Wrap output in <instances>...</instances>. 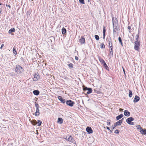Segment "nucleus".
Returning <instances> with one entry per match:
<instances>
[{
	"instance_id": "1",
	"label": "nucleus",
	"mask_w": 146,
	"mask_h": 146,
	"mask_svg": "<svg viewBox=\"0 0 146 146\" xmlns=\"http://www.w3.org/2000/svg\"><path fill=\"white\" fill-rule=\"evenodd\" d=\"M15 70V72L17 73H20L23 71V69L20 65H17L16 66V67Z\"/></svg>"
},
{
	"instance_id": "2",
	"label": "nucleus",
	"mask_w": 146,
	"mask_h": 146,
	"mask_svg": "<svg viewBox=\"0 0 146 146\" xmlns=\"http://www.w3.org/2000/svg\"><path fill=\"white\" fill-rule=\"evenodd\" d=\"M64 138L71 142L74 143H75V141L74 139L71 136H67L66 138Z\"/></svg>"
},
{
	"instance_id": "3",
	"label": "nucleus",
	"mask_w": 146,
	"mask_h": 146,
	"mask_svg": "<svg viewBox=\"0 0 146 146\" xmlns=\"http://www.w3.org/2000/svg\"><path fill=\"white\" fill-rule=\"evenodd\" d=\"M140 46V44L139 42L138 41H135L134 47L135 49L137 51H139V49Z\"/></svg>"
},
{
	"instance_id": "4",
	"label": "nucleus",
	"mask_w": 146,
	"mask_h": 146,
	"mask_svg": "<svg viewBox=\"0 0 146 146\" xmlns=\"http://www.w3.org/2000/svg\"><path fill=\"white\" fill-rule=\"evenodd\" d=\"M134 120V119L133 117H130L126 119V121L128 124L131 125H133L134 123L133 122H131V121H133Z\"/></svg>"
},
{
	"instance_id": "5",
	"label": "nucleus",
	"mask_w": 146,
	"mask_h": 146,
	"mask_svg": "<svg viewBox=\"0 0 146 146\" xmlns=\"http://www.w3.org/2000/svg\"><path fill=\"white\" fill-rule=\"evenodd\" d=\"M66 103L67 105L70 107H72L74 104V102L71 100H67Z\"/></svg>"
},
{
	"instance_id": "6",
	"label": "nucleus",
	"mask_w": 146,
	"mask_h": 146,
	"mask_svg": "<svg viewBox=\"0 0 146 146\" xmlns=\"http://www.w3.org/2000/svg\"><path fill=\"white\" fill-rule=\"evenodd\" d=\"M86 131L89 134L92 133H93V130L90 127H88L86 129Z\"/></svg>"
},
{
	"instance_id": "7",
	"label": "nucleus",
	"mask_w": 146,
	"mask_h": 146,
	"mask_svg": "<svg viewBox=\"0 0 146 146\" xmlns=\"http://www.w3.org/2000/svg\"><path fill=\"white\" fill-rule=\"evenodd\" d=\"M113 33H114L115 32V30L117 28V24L115 22H114V21L113 20Z\"/></svg>"
},
{
	"instance_id": "8",
	"label": "nucleus",
	"mask_w": 146,
	"mask_h": 146,
	"mask_svg": "<svg viewBox=\"0 0 146 146\" xmlns=\"http://www.w3.org/2000/svg\"><path fill=\"white\" fill-rule=\"evenodd\" d=\"M39 78V76L38 74H35L34 75V77L33 78V80L34 81L37 80Z\"/></svg>"
},
{
	"instance_id": "9",
	"label": "nucleus",
	"mask_w": 146,
	"mask_h": 146,
	"mask_svg": "<svg viewBox=\"0 0 146 146\" xmlns=\"http://www.w3.org/2000/svg\"><path fill=\"white\" fill-rule=\"evenodd\" d=\"M139 99L140 98L138 96H135L133 101L134 102H137L139 101Z\"/></svg>"
},
{
	"instance_id": "10",
	"label": "nucleus",
	"mask_w": 146,
	"mask_h": 146,
	"mask_svg": "<svg viewBox=\"0 0 146 146\" xmlns=\"http://www.w3.org/2000/svg\"><path fill=\"white\" fill-rule=\"evenodd\" d=\"M79 41L81 44L85 43V39L83 36H81V38L80 39Z\"/></svg>"
},
{
	"instance_id": "11",
	"label": "nucleus",
	"mask_w": 146,
	"mask_h": 146,
	"mask_svg": "<svg viewBox=\"0 0 146 146\" xmlns=\"http://www.w3.org/2000/svg\"><path fill=\"white\" fill-rule=\"evenodd\" d=\"M58 100H59L63 104L65 103V100L63 99L62 96H59L58 97Z\"/></svg>"
},
{
	"instance_id": "12",
	"label": "nucleus",
	"mask_w": 146,
	"mask_h": 146,
	"mask_svg": "<svg viewBox=\"0 0 146 146\" xmlns=\"http://www.w3.org/2000/svg\"><path fill=\"white\" fill-rule=\"evenodd\" d=\"M124 115L127 116H129L130 115V113L127 110H125L124 112Z\"/></svg>"
},
{
	"instance_id": "13",
	"label": "nucleus",
	"mask_w": 146,
	"mask_h": 146,
	"mask_svg": "<svg viewBox=\"0 0 146 146\" xmlns=\"http://www.w3.org/2000/svg\"><path fill=\"white\" fill-rule=\"evenodd\" d=\"M108 42H109V48L111 46V45L112 46V44L111 42V37H110L109 38H108Z\"/></svg>"
},
{
	"instance_id": "14",
	"label": "nucleus",
	"mask_w": 146,
	"mask_h": 146,
	"mask_svg": "<svg viewBox=\"0 0 146 146\" xmlns=\"http://www.w3.org/2000/svg\"><path fill=\"white\" fill-rule=\"evenodd\" d=\"M58 123L60 124H61L63 123V120L61 118H58Z\"/></svg>"
},
{
	"instance_id": "15",
	"label": "nucleus",
	"mask_w": 146,
	"mask_h": 146,
	"mask_svg": "<svg viewBox=\"0 0 146 146\" xmlns=\"http://www.w3.org/2000/svg\"><path fill=\"white\" fill-rule=\"evenodd\" d=\"M39 114H40L39 110V109H36V111L35 113V115L36 116H38V115H39Z\"/></svg>"
},
{
	"instance_id": "16",
	"label": "nucleus",
	"mask_w": 146,
	"mask_h": 146,
	"mask_svg": "<svg viewBox=\"0 0 146 146\" xmlns=\"http://www.w3.org/2000/svg\"><path fill=\"white\" fill-rule=\"evenodd\" d=\"M140 132L143 135L146 134V129L143 130V129L140 131Z\"/></svg>"
},
{
	"instance_id": "17",
	"label": "nucleus",
	"mask_w": 146,
	"mask_h": 146,
	"mask_svg": "<svg viewBox=\"0 0 146 146\" xmlns=\"http://www.w3.org/2000/svg\"><path fill=\"white\" fill-rule=\"evenodd\" d=\"M123 115L122 114H121L120 115L117 116L116 117V119L117 120H118L120 119H121L123 117Z\"/></svg>"
},
{
	"instance_id": "18",
	"label": "nucleus",
	"mask_w": 146,
	"mask_h": 146,
	"mask_svg": "<svg viewBox=\"0 0 146 146\" xmlns=\"http://www.w3.org/2000/svg\"><path fill=\"white\" fill-rule=\"evenodd\" d=\"M33 93L35 95H38L39 94V92L38 90H35L33 91Z\"/></svg>"
},
{
	"instance_id": "19",
	"label": "nucleus",
	"mask_w": 146,
	"mask_h": 146,
	"mask_svg": "<svg viewBox=\"0 0 146 146\" xmlns=\"http://www.w3.org/2000/svg\"><path fill=\"white\" fill-rule=\"evenodd\" d=\"M15 31V29L14 28H12L11 29H10L8 32L9 34H11L13 32H14Z\"/></svg>"
},
{
	"instance_id": "20",
	"label": "nucleus",
	"mask_w": 146,
	"mask_h": 146,
	"mask_svg": "<svg viewBox=\"0 0 146 146\" xmlns=\"http://www.w3.org/2000/svg\"><path fill=\"white\" fill-rule=\"evenodd\" d=\"M106 31V30L105 29V27L104 26L103 28V38L104 39L105 38Z\"/></svg>"
},
{
	"instance_id": "21",
	"label": "nucleus",
	"mask_w": 146,
	"mask_h": 146,
	"mask_svg": "<svg viewBox=\"0 0 146 146\" xmlns=\"http://www.w3.org/2000/svg\"><path fill=\"white\" fill-rule=\"evenodd\" d=\"M32 123L33 125H37V122L35 120H33L32 121Z\"/></svg>"
},
{
	"instance_id": "22",
	"label": "nucleus",
	"mask_w": 146,
	"mask_h": 146,
	"mask_svg": "<svg viewBox=\"0 0 146 146\" xmlns=\"http://www.w3.org/2000/svg\"><path fill=\"white\" fill-rule=\"evenodd\" d=\"M88 92H86V93L87 94H89L90 93H91L92 92V90L91 88H89V89H88Z\"/></svg>"
},
{
	"instance_id": "23",
	"label": "nucleus",
	"mask_w": 146,
	"mask_h": 146,
	"mask_svg": "<svg viewBox=\"0 0 146 146\" xmlns=\"http://www.w3.org/2000/svg\"><path fill=\"white\" fill-rule=\"evenodd\" d=\"M62 33L63 34H65L66 33V29L63 27L62 29Z\"/></svg>"
},
{
	"instance_id": "24",
	"label": "nucleus",
	"mask_w": 146,
	"mask_h": 146,
	"mask_svg": "<svg viewBox=\"0 0 146 146\" xmlns=\"http://www.w3.org/2000/svg\"><path fill=\"white\" fill-rule=\"evenodd\" d=\"M129 97L131 98L132 97V92L130 90H129Z\"/></svg>"
},
{
	"instance_id": "25",
	"label": "nucleus",
	"mask_w": 146,
	"mask_h": 146,
	"mask_svg": "<svg viewBox=\"0 0 146 146\" xmlns=\"http://www.w3.org/2000/svg\"><path fill=\"white\" fill-rule=\"evenodd\" d=\"M121 123H122L121 122V121L120 120H119L116 122L115 123L116 124V125L117 126L120 125Z\"/></svg>"
},
{
	"instance_id": "26",
	"label": "nucleus",
	"mask_w": 146,
	"mask_h": 146,
	"mask_svg": "<svg viewBox=\"0 0 146 146\" xmlns=\"http://www.w3.org/2000/svg\"><path fill=\"white\" fill-rule=\"evenodd\" d=\"M136 127L137 129H139L140 131L142 129V128L141 127L140 125H137L136 126Z\"/></svg>"
},
{
	"instance_id": "27",
	"label": "nucleus",
	"mask_w": 146,
	"mask_h": 146,
	"mask_svg": "<svg viewBox=\"0 0 146 146\" xmlns=\"http://www.w3.org/2000/svg\"><path fill=\"white\" fill-rule=\"evenodd\" d=\"M118 40L120 42V43L121 44V45L122 46H123V43L122 42V41L121 40V38L120 37H119L118 38Z\"/></svg>"
},
{
	"instance_id": "28",
	"label": "nucleus",
	"mask_w": 146,
	"mask_h": 146,
	"mask_svg": "<svg viewBox=\"0 0 146 146\" xmlns=\"http://www.w3.org/2000/svg\"><path fill=\"white\" fill-rule=\"evenodd\" d=\"M38 122H37V125L38 126H40L41 125V124L42 123V122L40 120H38Z\"/></svg>"
},
{
	"instance_id": "29",
	"label": "nucleus",
	"mask_w": 146,
	"mask_h": 146,
	"mask_svg": "<svg viewBox=\"0 0 146 146\" xmlns=\"http://www.w3.org/2000/svg\"><path fill=\"white\" fill-rule=\"evenodd\" d=\"M117 126L116 125V124L115 123L114 125H112L111 127V129H113L116 126Z\"/></svg>"
},
{
	"instance_id": "30",
	"label": "nucleus",
	"mask_w": 146,
	"mask_h": 146,
	"mask_svg": "<svg viewBox=\"0 0 146 146\" xmlns=\"http://www.w3.org/2000/svg\"><path fill=\"white\" fill-rule=\"evenodd\" d=\"M95 39L97 40H99V36L98 35H95Z\"/></svg>"
},
{
	"instance_id": "31",
	"label": "nucleus",
	"mask_w": 146,
	"mask_h": 146,
	"mask_svg": "<svg viewBox=\"0 0 146 146\" xmlns=\"http://www.w3.org/2000/svg\"><path fill=\"white\" fill-rule=\"evenodd\" d=\"M100 48H105V46L104 44L102 43L100 45Z\"/></svg>"
},
{
	"instance_id": "32",
	"label": "nucleus",
	"mask_w": 146,
	"mask_h": 146,
	"mask_svg": "<svg viewBox=\"0 0 146 146\" xmlns=\"http://www.w3.org/2000/svg\"><path fill=\"white\" fill-rule=\"evenodd\" d=\"M80 3L81 4H85L84 0H79Z\"/></svg>"
},
{
	"instance_id": "33",
	"label": "nucleus",
	"mask_w": 146,
	"mask_h": 146,
	"mask_svg": "<svg viewBox=\"0 0 146 146\" xmlns=\"http://www.w3.org/2000/svg\"><path fill=\"white\" fill-rule=\"evenodd\" d=\"M13 53L14 54H15V55H16L17 54V51H16V50H15V49L14 47L13 48Z\"/></svg>"
},
{
	"instance_id": "34",
	"label": "nucleus",
	"mask_w": 146,
	"mask_h": 146,
	"mask_svg": "<svg viewBox=\"0 0 146 146\" xmlns=\"http://www.w3.org/2000/svg\"><path fill=\"white\" fill-rule=\"evenodd\" d=\"M68 66H69V67L72 68L73 67V64L72 63H70L68 64Z\"/></svg>"
},
{
	"instance_id": "35",
	"label": "nucleus",
	"mask_w": 146,
	"mask_h": 146,
	"mask_svg": "<svg viewBox=\"0 0 146 146\" xmlns=\"http://www.w3.org/2000/svg\"><path fill=\"white\" fill-rule=\"evenodd\" d=\"M139 35H137L136 36V38H135V40L136 41H138V38H139Z\"/></svg>"
},
{
	"instance_id": "36",
	"label": "nucleus",
	"mask_w": 146,
	"mask_h": 146,
	"mask_svg": "<svg viewBox=\"0 0 146 146\" xmlns=\"http://www.w3.org/2000/svg\"><path fill=\"white\" fill-rule=\"evenodd\" d=\"M99 60L101 63H102L103 62H104V61L103 59L101 58H99Z\"/></svg>"
},
{
	"instance_id": "37",
	"label": "nucleus",
	"mask_w": 146,
	"mask_h": 146,
	"mask_svg": "<svg viewBox=\"0 0 146 146\" xmlns=\"http://www.w3.org/2000/svg\"><path fill=\"white\" fill-rule=\"evenodd\" d=\"M35 106L36 109H39V106L38 104L36 103L35 104Z\"/></svg>"
},
{
	"instance_id": "38",
	"label": "nucleus",
	"mask_w": 146,
	"mask_h": 146,
	"mask_svg": "<svg viewBox=\"0 0 146 146\" xmlns=\"http://www.w3.org/2000/svg\"><path fill=\"white\" fill-rule=\"evenodd\" d=\"M104 66L106 70H108L109 68L107 65L106 64L105 65H104Z\"/></svg>"
},
{
	"instance_id": "39",
	"label": "nucleus",
	"mask_w": 146,
	"mask_h": 146,
	"mask_svg": "<svg viewBox=\"0 0 146 146\" xmlns=\"http://www.w3.org/2000/svg\"><path fill=\"white\" fill-rule=\"evenodd\" d=\"M110 120H108L107 121V125H110Z\"/></svg>"
},
{
	"instance_id": "40",
	"label": "nucleus",
	"mask_w": 146,
	"mask_h": 146,
	"mask_svg": "<svg viewBox=\"0 0 146 146\" xmlns=\"http://www.w3.org/2000/svg\"><path fill=\"white\" fill-rule=\"evenodd\" d=\"M89 88H88L86 87H85L84 88V91H86L88 90V89H89Z\"/></svg>"
},
{
	"instance_id": "41",
	"label": "nucleus",
	"mask_w": 146,
	"mask_h": 146,
	"mask_svg": "<svg viewBox=\"0 0 146 146\" xmlns=\"http://www.w3.org/2000/svg\"><path fill=\"white\" fill-rule=\"evenodd\" d=\"M114 133H119V130L118 129L116 130L114 132Z\"/></svg>"
},
{
	"instance_id": "42",
	"label": "nucleus",
	"mask_w": 146,
	"mask_h": 146,
	"mask_svg": "<svg viewBox=\"0 0 146 146\" xmlns=\"http://www.w3.org/2000/svg\"><path fill=\"white\" fill-rule=\"evenodd\" d=\"M128 29H129V32L130 33L131 31L130 30L131 29V27L130 26H128L127 27Z\"/></svg>"
},
{
	"instance_id": "43",
	"label": "nucleus",
	"mask_w": 146,
	"mask_h": 146,
	"mask_svg": "<svg viewBox=\"0 0 146 146\" xmlns=\"http://www.w3.org/2000/svg\"><path fill=\"white\" fill-rule=\"evenodd\" d=\"M110 54H111L112 55H113V51H110Z\"/></svg>"
},
{
	"instance_id": "44",
	"label": "nucleus",
	"mask_w": 146,
	"mask_h": 146,
	"mask_svg": "<svg viewBox=\"0 0 146 146\" xmlns=\"http://www.w3.org/2000/svg\"><path fill=\"white\" fill-rule=\"evenodd\" d=\"M110 51H113V46H111L110 47Z\"/></svg>"
},
{
	"instance_id": "45",
	"label": "nucleus",
	"mask_w": 146,
	"mask_h": 146,
	"mask_svg": "<svg viewBox=\"0 0 146 146\" xmlns=\"http://www.w3.org/2000/svg\"><path fill=\"white\" fill-rule=\"evenodd\" d=\"M102 64L104 66L106 64L105 61L104 62H103L102 63Z\"/></svg>"
},
{
	"instance_id": "46",
	"label": "nucleus",
	"mask_w": 146,
	"mask_h": 146,
	"mask_svg": "<svg viewBox=\"0 0 146 146\" xmlns=\"http://www.w3.org/2000/svg\"><path fill=\"white\" fill-rule=\"evenodd\" d=\"M75 59L77 60H78V57L77 56H76L75 57Z\"/></svg>"
},
{
	"instance_id": "47",
	"label": "nucleus",
	"mask_w": 146,
	"mask_h": 146,
	"mask_svg": "<svg viewBox=\"0 0 146 146\" xmlns=\"http://www.w3.org/2000/svg\"><path fill=\"white\" fill-rule=\"evenodd\" d=\"M2 12V8L1 7V8H0V13H1Z\"/></svg>"
},
{
	"instance_id": "48",
	"label": "nucleus",
	"mask_w": 146,
	"mask_h": 146,
	"mask_svg": "<svg viewBox=\"0 0 146 146\" xmlns=\"http://www.w3.org/2000/svg\"><path fill=\"white\" fill-rule=\"evenodd\" d=\"M120 120V121H121V122L122 123V121H123V118H122V119H121V120Z\"/></svg>"
},
{
	"instance_id": "49",
	"label": "nucleus",
	"mask_w": 146,
	"mask_h": 146,
	"mask_svg": "<svg viewBox=\"0 0 146 146\" xmlns=\"http://www.w3.org/2000/svg\"><path fill=\"white\" fill-rule=\"evenodd\" d=\"M4 45V44H2L1 45V46L0 47V48L1 49L2 48L3 46Z\"/></svg>"
},
{
	"instance_id": "50",
	"label": "nucleus",
	"mask_w": 146,
	"mask_h": 146,
	"mask_svg": "<svg viewBox=\"0 0 146 146\" xmlns=\"http://www.w3.org/2000/svg\"><path fill=\"white\" fill-rule=\"evenodd\" d=\"M6 6H8L10 8L11 7L10 5H6Z\"/></svg>"
},
{
	"instance_id": "51",
	"label": "nucleus",
	"mask_w": 146,
	"mask_h": 146,
	"mask_svg": "<svg viewBox=\"0 0 146 146\" xmlns=\"http://www.w3.org/2000/svg\"><path fill=\"white\" fill-rule=\"evenodd\" d=\"M106 128H107V129L108 130H110V128H109V127H106Z\"/></svg>"
},
{
	"instance_id": "52",
	"label": "nucleus",
	"mask_w": 146,
	"mask_h": 146,
	"mask_svg": "<svg viewBox=\"0 0 146 146\" xmlns=\"http://www.w3.org/2000/svg\"><path fill=\"white\" fill-rule=\"evenodd\" d=\"M119 110V111H121L123 110V109L121 108H120Z\"/></svg>"
},
{
	"instance_id": "53",
	"label": "nucleus",
	"mask_w": 146,
	"mask_h": 146,
	"mask_svg": "<svg viewBox=\"0 0 146 146\" xmlns=\"http://www.w3.org/2000/svg\"><path fill=\"white\" fill-rule=\"evenodd\" d=\"M123 71H124V73L125 74V70H124V69L123 68Z\"/></svg>"
},
{
	"instance_id": "54",
	"label": "nucleus",
	"mask_w": 146,
	"mask_h": 146,
	"mask_svg": "<svg viewBox=\"0 0 146 146\" xmlns=\"http://www.w3.org/2000/svg\"><path fill=\"white\" fill-rule=\"evenodd\" d=\"M109 130L111 132H112V131L111 130Z\"/></svg>"
},
{
	"instance_id": "55",
	"label": "nucleus",
	"mask_w": 146,
	"mask_h": 146,
	"mask_svg": "<svg viewBox=\"0 0 146 146\" xmlns=\"http://www.w3.org/2000/svg\"><path fill=\"white\" fill-rule=\"evenodd\" d=\"M2 3H0V5H2Z\"/></svg>"
}]
</instances>
